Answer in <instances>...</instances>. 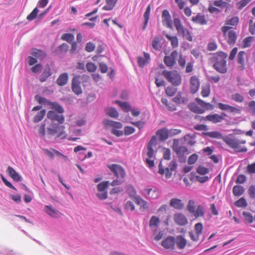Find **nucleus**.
<instances>
[{"instance_id":"f257e3e1","label":"nucleus","mask_w":255,"mask_h":255,"mask_svg":"<svg viewBox=\"0 0 255 255\" xmlns=\"http://www.w3.org/2000/svg\"><path fill=\"white\" fill-rule=\"evenodd\" d=\"M49 105L54 111H49L47 114V118L51 121L47 129V133L50 135H56L57 137L65 138L66 136L65 127L62 125L65 121L64 116L62 115L64 110L56 102H51Z\"/></svg>"},{"instance_id":"f03ea898","label":"nucleus","mask_w":255,"mask_h":255,"mask_svg":"<svg viewBox=\"0 0 255 255\" xmlns=\"http://www.w3.org/2000/svg\"><path fill=\"white\" fill-rule=\"evenodd\" d=\"M228 55L223 51H219L214 54L211 58L213 63V67L217 72L221 74H225L228 70L226 58Z\"/></svg>"},{"instance_id":"7ed1b4c3","label":"nucleus","mask_w":255,"mask_h":255,"mask_svg":"<svg viewBox=\"0 0 255 255\" xmlns=\"http://www.w3.org/2000/svg\"><path fill=\"white\" fill-rule=\"evenodd\" d=\"M156 144V137L154 135L148 143L146 150L143 155V158L145 159V162L150 168L153 167L154 165V160L155 155L153 148H155Z\"/></svg>"},{"instance_id":"20e7f679","label":"nucleus","mask_w":255,"mask_h":255,"mask_svg":"<svg viewBox=\"0 0 255 255\" xmlns=\"http://www.w3.org/2000/svg\"><path fill=\"white\" fill-rule=\"evenodd\" d=\"M224 141L230 147L234 149L236 152H244L248 150L246 147L242 145L246 143V140H240L236 138L226 137L224 138Z\"/></svg>"},{"instance_id":"39448f33","label":"nucleus","mask_w":255,"mask_h":255,"mask_svg":"<svg viewBox=\"0 0 255 255\" xmlns=\"http://www.w3.org/2000/svg\"><path fill=\"white\" fill-rule=\"evenodd\" d=\"M173 23L179 35H181L183 38L188 41L191 42L193 40L191 32L183 25L179 18H174Z\"/></svg>"},{"instance_id":"423d86ee","label":"nucleus","mask_w":255,"mask_h":255,"mask_svg":"<svg viewBox=\"0 0 255 255\" xmlns=\"http://www.w3.org/2000/svg\"><path fill=\"white\" fill-rule=\"evenodd\" d=\"M162 75L174 86H178L181 84V76L177 70H164L162 72Z\"/></svg>"},{"instance_id":"0eeeda50","label":"nucleus","mask_w":255,"mask_h":255,"mask_svg":"<svg viewBox=\"0 0 255 255\" xmlns=\"http://www.w3.org/2000/svg\"><path fill=\"white\" fill-rule=\"evenodd\" d=\"M224 36L227 43L230 45H233L236 43L237 39L236 32L229 26H224L221 28Z\"/></svg>"},{"instance_id":"6e6552de","label":"nucleus","mask_w":255,"mask_h":255,"mask_svg":"<svg viewBox=\"0 0 255 255\" xmlns=\"http://www.w3.org/2000/svg\"><path fill=\"white\" fill-rule=\"evenodd\" d=\"M217 106L219 109L223 111H226L233 115L236 114H240L241 109L239 107H234L229 104L218 103Z\"/></svg>"},{"instance_id":"1a4fd4ad","label":"nucleus","mask_w":255,"mask_h":255,"mask_svg":"<svg viewBox=\"0 0 255 255\" xmlns=\"http://www.w3.org/2000/svg\"><path fill=\"white\" fill-rule=\"evenodd\" d=\"M108 167L111 170V171L114 174L115 176L117 178H122L124 179L126 176V172L121 165L112 164L109 165Z\"/></svg>"},{"instance_id":"9d476101","label":"nucleus","mask_w":255,"mask_h":255,"mask_svg":"<svg viewBox=\"0 0 255 255\" xmlns=\"http://www.w3.org/2000/svg\"><path fill=\"white\" fill-rule=\"evenodd\" d=\"M173 150L179 155H183L189 153L188 148L185 146L179 145V140L174 139L172 144Z\"/></svg>"},{"instance_id":"9b49d317","label":"nucleus","mask_w":255,"mask_h":255,"mask_svg":"<svg viewBox=\"0 0 255 255\" xmlns=\"http://www.w3.org/2000/svg\"><path fill=\"white\" fill-rule=\"evenodd\" d=\"M178 55L176 50L173 51L169 56H165L164 58V63L166 66L172 67L176 64V59Z\"/></svg>"},{"instance_id":"f8f14e48","label":"nucleus","mask_w":255,"mask_h":255,"mask_svg":"<svg viewBox=\"0 0 255 255\" xmlns=\"http://www.w3.org/2000/svg\"><path fill=\"white\" fill-rule=\"evenodd\" d=\"M226 117H227V115L225 113H222L221 115L218 114H210L207 115L204 118V120L213 123H218L225 120Z\"/></svg>"},{"instance_id":"ddd939ff","label":"nucleus","mask_w":255,"mask_h":255,"mask_svg":"<svg viewBox=\"0 0 255 255\" xmlns=\"http://www.w3.org/2000/svg\"><path fill=\"white\" fill-rule=\"evenodd\" d=\"M200 82L198 77L196 76H192L190 79V92L191 94L196 93L199 90Z\"/></svg>"},{"instance_id":"4468645a","label":"nucleus","mask_w":255,"mask_h":255,"mask_svg":"<svg viewBox=\"0 0 255 255\" xmlns=\"http://www.w3.org/2000/svg\"><path fill=\"white\" fill-rule=\"evenodd\" d=\"M162 21L163 25L166 26L168 28L171 29L173 28L172 22L170 14L168 10L164 9L163 10L161 15Z\"/></svg>"},{"instance_id":"2eb2a0df","label":"nucleus","mask_w":255,"mask_h":255,"mask_svg":"<svg viewBox=\"0 0 255 255\" xmlns=\"http://www.w3.org/2000/svg\"><path fill=\"white\" fill-rule=\"evenodd\" d=\"M80 85V76L74 77L72 79V89L73 92L76 95H79L82 92Z\"/></svg>"},{"instance_id":"dca6fc26","label":"nucleus","mask_w":255,"mask_h":255,"mask_svg":"<svg viewBox=\"0 0 255 255\" xmlns=\"http://www.w3.org/2000/svg\"><path fill=\"white\" fill-rule=\"evenodd\" d=\"M161 246L166 249L173 250L175 246V239L173 237H167L161 243Z\"/></svg>"},{"instance_id":"f3484780","label":"nucleus","mask_w":255,"mask_h":255,"mask_svg":"<svg viewBox=\"0 0 255 255\" xmlns=\"http://www.w3.org/2000/svg\"><path fill=\"white\" fill-rule=\"evenodd\" d=\"M246 53L244 51H240L237 56V62L239 64L238 69L240 71H243L245 68V58Z\"/></svg>"},{"instance_id":"a211bd4d","label":"nucleus","mask_w":255,"mask_h":255,"mask_svg":"<svg viewBox=\"0 0 255 255\" xmlns=\"http://www.w3.org/2000/svg\"><path fill=\"white\" fill-rule=\"evenodd\" d=\"M174 222L179 226H184L188 223L187 218L181 213H176L174 215Z\"/></svg>"},{"instance_id":"6ab92c4d","label":"nucleus","mask_w":255,"mask_h":255,"mask_svg":"<svg viewBox=\"0 0 255 255\" xmlns=\"http://www.w3.org/2000/svg\"><path fill=\"white\" fill-rule=\"evenodd\" d=\"M44 211L50 217L57 218L60 217V213L56 209H54L51 205L45 206Z\"/></svg>"},{"instance_id":"aec40b11","label":"nucleus","mask_w":255,"mask_h":255,"mask_svg":"<svg viewBox=\"0 0 255 255\" xmlns=\"http://www.w3.org/2000/svg\"><path fill=\"white\" fill-rule=\"evenodd\" d=\"M169 205L177 210H181L184 207V204L180 199L174 198L170 200Z\"/></svg>"},{"instance_id":"412c9836","label":"nucleus","mask_w":255,"mask_h":255,"mask_svg":"<svg viewBox=\"0 0 255 255\" xmlns=\"http://www.w3.org/2000/svg\"><path fill=\"white\" fill-rule=\"evenodd\" d=\"M175 244L179 249L183 250L187 245V240L181 235L177 236L175 239Z\"/></svg>"},{"instance_id":"4be33fe9","label":"nucleus","mask_w":255,"mask_h":255,"mask_svg":"<svg viewBox=\"0 0 255 255\" xmlns=\"http://www.w3.org/2000/svg\"><path fill=\"white\" fill-rule=\"evenodd\" d=\"M52 75V72L49 64H47L45 68L39 77V81L41 82H44L47 79Z\"/></svg>"},{"instance_id":"5701e85b","label":"nucleus","mask_w":255,"mask_h":255,"mask_svg":"<svg viewBox=\"0 0 255 255\" xmlns=\"http://www.w3.org/2000/svg\"><path fill=\"white\" fill-rule=\"evenodd\" d=\"M6 172L11 178L15 181H20L22 179L21 177L15 171V170L11 166L7 167Z\"/></svg>"},{"instance_id":"b1692460","label":"nucleus","mask_w":255,"mask_h":255,"mask_svg":"<svg viewBox=\"0 0 255 255\" xmlns=\"http://www.w3.org/2000/svg\"><path fill=\"white\" fill-rule=\"evenodd\" d=\"M191 20L194 23L200 25H205L207 22L205 16L201 13H198L196 16H193Z\"/></svg>"},{"instance_id":"393cba45","label":"nucleus","mask_w":255,"mask_h":255,"mask_svg":"<svg viewBox=\"0 0 255 255\" xmlns=\"http://www.w3.org/2000/svg\"><path fill=\"white\" fill-rule=\"evenodd\" d=\"M104 126L106 128L112 127L113 128H122L123 125L122 123L118 122H114L110 120H105L104 122Z\"/></svg>"},{"instance_id":"a878e982","label":"nucleus","mask_w":255,"mask_h":255,"mask_svg":"<svg viewBox=\"0 0 255 255\" xmlns=\"http://www.w3.org/2000/svg\"><path fill=\"white\" fill-rule=\"evenodd\" d=\"M143 54L144 58L141 57L137 58L138 65L140 67H143L148 63L150 60V56L148 53L144 52Z\"/></svg>"},{"instance_id":"bb28decb","label":"nucleus","mask_w":255,"mask_h":255,"mask_svg":"<svg viewBox=\"0 0 255 255\" xmlns=\"http://www.w3.org/2000/svg\"><path fill=\"white\" fill-rule=\"evenodd\" d=\"M68 75L67 73L60 74L56 80L57 84L60 86L65 85L68 81Z\"/></svg>"},{"instance_id":"cd10ccee","label":"nucleus","mask_w":255,"mask_h":255,"mask_svg":"<svg viewBox=\"0 0 255 255\" xmlns=\"http://www.w3.org/2000/svg\"><path fill=\"white\" fill-rule=\"evenodd\" d=\"M195 101L204 110V111L205 110H212L214 108V106L210 103H206L198 98H196Z\"/></svg>"},{"instance_id":"c85d7f7f","label":"nucleus","mask_w":255,"mask_h":255,"mask_svg":"<svg viewBox=\"0 0 255 255\" xmlns=\"http://www.w3.org/2000/svg\"><path fill=\"white\" fill-rule=\"evenodd\" d=\"M158 173L163 175L165 174V176L167 179L170 178L172 174V171H171L169 168H166L165 169H163L161 162H160L158 165Z\"/></svg>"},{"instance_id":"c756f323","label":"nucleus","mask_w":255,"mask_h":255,"mask_svg":"<svg viewBox=\"0 0 255 255\" xmlns=\"http://www.w3.org/2000/svg\"><path fill=\"white\" fill-rule=\"evenodd\" d=\"M166 38L170 41L171 45L173 48H177L179 45V40L176 36H171L168 33H164Z\"/></svg>"},{"instance_id":"7c9ffc66","label":"nucleus","mask_w":255,"mask_h":255,"mask_svg":"<svg viewBox=\"0 0 255 255\" xmlns=\"http://www.w3.org/2000/svg\"><path fill=\"white\" fill-rule=\"evenodd\" d=\"M156 135L161 141H164L169 137L168 129L166 128H163L156 131Z\"/></svg>"},{"instance_id":"2f4dec72","label":"nucleus","mask_w":255,"mask_h":255,"mask_svg":"<svg viewBox=\"0 0 255 255\" xmlns=\"http://www.w3.org/2000/svg\"><path fill=\"white\" fill-rule=\"evenodd\" d=\"M30 53L33 56L40 59H43L46 56V54L45 52L36 48L32 49Z\"/></svg>"},{"instance_id":"473e14b6","label":"nucleus","mask_w":255,"mask_h":255,"mask_svg":"<svg viewBox=\"0 0 255 255\" xmlns=\"http://www.w3.org/2000/svg\"><path fill=\"white\" fill-rule=\"evenodd\" d=\"M134 201L135 203L139 205L140 207L144 209H146L148 208V203L142 199L139 196H135L134 197Z\"/></svg>"},{"instance_id":"72a5a7b5","label":"nucleus","mask_w":255,"mask_h":255,"mask_svg":"<svg viewBox=\"0 0 255 255\" xmlns=\"http://www.w3.org/2000/svg\"><path fill=\"white\" fill-rule=\"evenodd\" d=\"M189 109L193 112L197 114H203L204 113V110L202 108L199 107L195 103H191L188 106Z\"/></svg>"},{"instance_id":"f704fd0d","label":"nucleus","mask_w":255,"mask_h":255,"mask_svg":"<svg viewBox=\"0 0 255 255\" xmlns=\"http://www.w3.org/2000/svg\"><path fill=\"white\" fill-rule=\"evenodd\" d=\"M145 191L149 199H156L158 197V193L156 189L152 188L145 189Z\"/></svg>"},{"instance_id":"c9c22d12","label":"nucleus","mask_w":255,"mask_h":255,"mask_svg":"<svg viewBox=\"0 0 255 255\" xmlns=\"http://www.w3.org/2000/svg\"><path fill=\"white\" fill-rule=\"evenodd\" d=\"M46 114V111L45 110H42L39 112L34 117L33 121L35 123H38L42 121Z\"/></svg>"},{"instance_id":"e433bc0d","label":"nucleus","mask_w":255,"mask_h":255,"mask_svg":"<svg viewBox=\"0 0 255 255\" xmlns=\"http://www.w3.org/2000/svg\"><path fill=\"white\" fill-rule=\"evenodd\" d=\"M239 22V18L238 16H234L230 19H227L225 21V26H236Z\"/></svg>"},{"instance_id":"4c0bfd02","label":"nucleus","mask_w":255,"mask_h":255,"mask_svg":"<svg viewBox=\"0 0 255 255\" xmlns=\"http://www.w3.org/2000/svg\"><path fill=\"white\" fill-rule=\"evenodd\" d=\"M150 12V5H149L147 7L146 11L143 14V17L144 18V22L143 26L142 27L143 30H144L146 29V27L147 26V23L148 22V20L149 18Z\"/></svg>"},{"instance_id":"58836bf2","label":"nucleus","mask_w":255,"mask_h":255,"mask_svg":"<svg viewBox=\"0 0 255 255\" xmlns=\"http://www.w3.org/2000/svg\"><path fill=\"white\" fill-rule=\"evenodd\" d=\"M106 5L103 7V9L106 10H112L117 2V0H106Z\"/></svg>"},{"instance_id":"ea45409f","label":"nucleus","mask_w":255,"mask_h":255,"mask_svg":"<svg viewBox=\"0 0 255 255\" xmlns=\"http://www.w3.org/2000/svg\"><path fill=\"white\" fill-rule=\"evenodd\" d=\"M204 207L202 205H199L193 214L195 217L197 218L199 217H203L204 215Z\"/></svg>"},{"instance_id":"a19ab883","label":"nucleus","mask_w":255,"mask_h":255,"mask_svg":"<svg viewBox=\"0 0 255 255\" xmlns=\"http://www.w3.org/2000/svg\"><path fill=\"white\" fill-rule=\"evenodd\" d=\"M106 114L110 117L116 118L119 116V113L117 110L113 108H109L106 109Z\"/></svg>"},{"instance_id":"79ce46f5","label":"nucleus","mask_w":255,"mask_h":255,"mask_svg":"<svg viewBox=\"0 0 255 255\" xmlns=\"http://www.w3.org/2000/svg\"><path fill=\"white\" fill-rule=\"evenodd\" d=\"M161 38L155 37L152 40V46L156 50H160L161 49V45L160 44Z\"/></svg>"},{"instance_id":"37998d69","label":"nucleus","mask_w":255,"mask_h":255,"mask_svg":"<svg viewBox=\"0 0 255 255\" xmlns=\"http://www.w3.org/2000/svg\"><path fill=\"white\" fill-rule=\"evenodd\" d=\"M244 191L243 187L240 185H236L233 188V193L236 196H241Z\"/></svg>"},{"instance_id":"c03bdc74","label":"nucleus","mask_w":255,"mask_h":255,"mask_svg":"<svg viewBox=\"0 0 255 255\" xmlns=\"http://www.w3.org/2000/svg\"><path fill=\"white\" fill-rule=\"evenodd\" d=\"M195 135L194 134L190 135V134H186L184 138V140L187 141L188 144L190 145H193L196 141L194 140Z\"/></svg>"},{"instance_id":"a18cd8bd","label":"nucleus","mask_w":255,"mask_h":255,"mask_svg":"<svg viewBox=\"0 0 255 255\" xmlns=\"http://www.w3.org/2000/svg\"><path fill=\"white\" fill-rule=\"evenodd\" d=\"M205 134L211 138L220 139L223 137L222 133L216 131L207 132Z\"/></svg>"},{"instance_id":"49530a36","label":"nucleus","mask_w":255,"mask_h":255,"mask_svg":"<svg viewBox=\"0 0 255 255\" xmlns=\"http://www.w3.org/2000/svg\"><path fill=\"white\" fill-rule=\"evenodd\" d=\"M116 103L119 104L122 110L125 112H128L131 111L130 106L127 102H123L117 101Z\"/></svg>"},{"instance_id":"de8ad7c7","label":"nucleus","mask_w":255,"mask_h":255,"mask_svg":"<svg viewBox=\"0 0 255 255\" xmlns=\"http://www.w3.org/2000/svg\"><path fill=\"white\" fill-rule=\"evenodd\" d=\"M159 223V218L155 216H153L149 220V225L150 227H157Z\"/></svg>"},{"instance_id":"09e8293b","label":"nucleus","mask_w":255,"mask_h":255,"mask_svg":"<svg viewBox=\"0 0 255 255\" xmlns=\"http://www.w3.org/2000/svg\"><path fill=\"white\" fill-rule=\"evenodd\" d=\"M231 98L233 101L238 103H242L244 101V97L239 93L232 94Z\"/></svg>"},{"instance_id":"8fccbe9b","label":"nucleus","mask_w":255,"mask_h":255,"mask_svg":"<svg viewBox=\"0 0 255 255\" xmlns=\"http://www.w3.org/2000/svg\"><path fill=\"white\" fill-rule=\"evenodd\" d=\"M61 39L69 43H72L74 40V36L71 33H64L61 36Z\"/></svg>"},{"instance_id":"3c124183","label":"nucleus","mask_w":255,"mask_h":255,"mask_svg":"<svg viewBox=\"0 0 255 255\" xmlns=\"http://www.w3.org/2000/svg\"><path fill=\"white\" fill-rule=\"evenodd\" d=\"M254 39V38L253 36H249L245 38L243 41L242 47L245 48L250 47Z\"/></svg>"},{"instance_id":"603ef678","label":"nucleus","mask_w":255,"mask_h":255,"mask_svg":"<svg viewBox=\"0 0 255 255\" xmlns=\"http://www.w3.org/2000/svg\"><path fill=\"white\" fill-rule=\"evenodd\" d=\"M177 88L172 86H168L165 89V93L169 97L173 96L177 92Z\"/></svg>"},{"instance_id":"864d4df0","label":"nucleus","mask_w":255,"mask_h":255,"mask_svg":"<svg viewBox=\"0 0 255 255\" xmlns=\"http://www.w3.org/2000/svg\"><path fill=\"white\" fill-rule=\"evenodd\" d=\"M210 86L209 84L202 86L201 94L203 97H207L210 95Z\"/></svg>"},{"instance_id":"5fc2aeb1","label":"nucleus","mask_w":255,"mask_h":255,"mask_svg":"<svg viewBox=\"0 0 255 255\" xmlns=\"http://www.w3.org/2000/svg\"><path fill=\"white\" fill-rule=\"evenodd\" d=\"M110 183L109 181H104L99 183L97 185V189L98 191H107V189L109 187Z\"/></svg>"},{"instance_id":"6e6d98bb","label":"nucleus","mask_w":255,"mask_h":255,"mask_svg":"<svg viewBox=\"0 0 255 255\" xmlns=\"http://www.w3.org/2000/svg\"><path fill=\"white\" fill-rule=\"evenodd\" d=\"M235 205L238 207L245 208L247 206L248 204L246 199L242 197L235 202Z\"/></svg>"},{"instance_id":"4d7b16f0","label":"nucleus","mask_w":255,"mask_h":255,"mask_svg":"<svg viewBox=\"0 0 255 255\" xmlns=\"http://www.w3.org/2000/svg\"><path fill=\"white\" fill-rule=\"evenodd\" d=\"M172 101L176 103L180 104L184 103L186 100L184 98L182 97L181 92H179L177 95L172 99Z\"/></svg>"},{"instance_id":"13d9d810","label":"nucleus","mask_w":255,"mask_h":255,"mask_svg":"<svg viewBox=\"0 0 255 255\" xmlns=\"http://www.w3.org/2000/svg\"><path fill=\"white\" fill-rule=\"evenodd\" d=\"M38 11L39 10L37 7L34 8L32 11L27 16V19L29 21H31L34 19L37 15Z\"/></svg>"},{"instance_id":"bf43d9fd","label":"nucleus","mask_w":255,"mask_h":255,"mask_svg":"<svg viewBox=\"0 0 255 255\" xmlns=\"http://www.w3.org/2000/svg\"><path fill=\"white\" fill-rule=\"evenodd\" d=\"M35 99L40 104H47L49 105L51 102L49 100L44 97H40L39 95H36Z\"/></svg>"},{"instance_id":"052dcab7","label":"nucleus","mask_w":255,"mask_h":255,"mask_svg":"<svg viewBox=\"0 0 255 255\" xmlns=\"http://www.w3.org/2000/svg\"><path fill=\"white\" fill-rule=\"evenodd\" d=\"M252 0H241L239 1L237 4V8L239 10H241L246 6Z\"/></svg>"},{"instance_id":"680f3d73","label":"nucleus","mask_w":255,"mask_h":255,"mask_svg":"<svg viewBox=\"0 0 255 255\" xmlns=\"http://www.w3.org/2000/svg\"><path fill=\"white\" fill-rule=\"evenodd\" d=\"M213 4L217 7L223 8L226 7L228 5V3L223 0H217L213 2Z\"/></svg>"},{"instance_id":"e2e57ef3","label":"nucleus","mask_w":255,"mask_h":255,"mask_svg":"<svg viewBox=\"0 0 255 255\" xmlns=\"http://www.w3.org/2000/svg\"><path fill=\"white\" fill-rule=\"evenodd\" d=\"M198 159V155L194 153L191 155L188 159V163L189 165H192L196 162Z\"/></svg>"},{"instance_id":"0e129e2a","label":"nucleus","mask_w":255,"mask_h":255,"mask_svg":"<svg viewBox=\"0 0 255 255\" xmlns=\"http://www.w3.org/2000/svg\"><path fill=\"white\" fill-rule=\"evenodd\" d=\"M96 65L92 62H88L86 64L87 70L89 72H94L97 70Z\"/></svg>"},{"instance_id":"69168bd1","label":"nucleus","mask_w":255,"mask_h":255,"mask_svg":"<svg viewBox=\"0 0 255 255\" xmlns=\"http://www.w3.org/2000/svg\"><path fill=\"white\" fill-rule=\"evenodd\" d=\"M203 229V225L201 223H198L195 225V233L198 234V235H201L202 233Z\"/></svg>"},{"instance_id":"338daca9","label":"nucleus","mask_w":255,"mask_h":255,"mask_svg":"<svg viewBox=\"0 0 255 255\" xmlns=\"http://www.w3.org/2000/svg\"><path fill=\"white\" fill-rule=\"evenodd\" d=\"M197 172L201 175H205L209 172V170L207 168L200 165L197 169Z\"/></svg>"},{"instance_id":"774afa93","label":"nucleus","mask_w":255,"mask_h":255,"mask_svg":"<svg viewBox=\"0 0 255 255\" xmlns=\"http://www.w3.org/2000/svg\"><path fill=\"white\" fill-rule=\"evenodd\" d=\"M187 209L192 214L194 213L195 210V202L194 201L190 200L187 205Z\"/></svg>"}]
</instances>
